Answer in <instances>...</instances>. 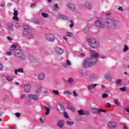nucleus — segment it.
<instances>
[{
  "label": "nucleus",
  "mask_w": 129,
  "mask_h": 129,
  "mask_svg": "<svg viewBox=\"0 0 129 129\" xmlns=\"http://www.w3.org/2000/svg\"><path fill=\"white\" fill-rule=\"evenodd\" d=\"M104 23L105 25L101 21L97 20L95 22V26L97 28H104L106 26L108 29L112 31L118 29L120 26V22L111 17L106 18Z\"/></svg>",
  "instance_id": "1"
},
{
  "label": "nucleus",
  "mask_w": 129,
  "mask_h": 129,
  "mask_svg": "<svg viewBox=\"0 0 129 129\" xmlns=\"http://www.w3.org/2000/svg\"><path fill=\"white\" fill-rule=\"evenodd\" d=\"M90 57L85 59L83 62V67L84 68H87V67H91L93 65L96 64V62L98 60L99 58V53L94 51L92 49H89Z\"/></svg>",
  "instance_id": "2"
},
{
  "label": "nucleus",
  "mask_w": 129,
  "mask_h": 129,
  "mask_svg": "<svg viewBox=\"0 0 129 129\" xmlns=\"http://www.w3.org/2000/svg\"><path fill=\"white\" fill-rule=\"evenodd\" d=\"M87 41L89 43L90 48H92V49H98L99 47V41L95 39V38H88Z\"/></svg>",
  "instance_id": "3"
},
{
  "label": "nucleus",
  "mask_w": 129,
  "mask_h": 129,
  "mask_svg": "<svg viewBox=\"0 0 129 129\" xmlns=\"http://www.w3.org/2000/svg\"><path fill=\"white\" fill-rule=\"evenodd\" d=\"M14 55L16 57H19L20 59L23 60L24 61L26 59V55H25L24 52L20 49H17L14 52Z\"/></svg>",
  "instance_id": "4"
},
{
  "label": "nucleus",
  "mask_w": 129,
  "mask_h": 129,
  "mask_svg": "<svg viewBox=\"0 0 129 129\" xmlns=\"http://www.w3.org/2000/svg\"><path fill=\"white\" fill-rule=\"evenodd\" d=\"M56 109L57 111H58V112H59V113H63V112H64L63 115L64 117H65L66 118H68V117H69L67 113H66V112H64V106L61 105V104H58L56 105Z\"/></svg>",
  "instance_id": "5"
},
{
  "label": "nucleus",
  "mask_w": 129,
  "mask_h": 129,
  "mask_svg": "<svg viewBox=\"0 0 129 129\" xmlns=\"http://www.w3.org/2000/svg\"><path fill=\"white\" fill-rule=\"evenodd\" d=\"M27 97L28 99L30 100H33V101H38L40 98L39 97V95L37 94H29L28 95Z\"/></svg>",
  "instance_id": "6"
},
{
  "label": "nucleus",
  "mask_w": 129,
  "mask_h": 129,
  "mask_svg": "<svg viewBox=\"0 0 129 129\" xmlns=\"http://www.w3.org/2000/svg\"><path fill=\"white\" fill-rule=\"evenodd\" d=\"M107 125L109 128H116L117 127V122L115 121H110L107 123Z\"/></svg>",
  "instance_id": "7"
},
{
  "label": "nucleus",
  "mask_w": 129,
  "mask_h": 129,
  "mask_svg": "<svg viewBox=\"0 0 129 129\" xmlns=\"http://www.w3.org/2000/svg\"><path fill=\"white\" fill-rule=\"evenodd\" d=\"M37 79L39 81H43L46 79V73L44 72H40L37 74Z\"/></svg>",
  "instance_id": "8"
},
{
  "label": "nucleus",
  "mask_w": 129,
  "mask_h": 129,
  "mask_svg": "<svg viewBox=\"0 0 129 129\" xmlns=\"http://www.w3.org/2000/svg\"><path fill=\"white\" fill-rule=\"evenodd\" d=\"M92 113H98V114H100L101 112H106V110L103 109H97L96 108H93L91 110Z\"/></svg>",
  "instance_id": "9"
},
{
  "label": "nucleus",
  "mask_w": 129,
  "mask_h": 129,
  "mask_svg": "<svg viewBox=\"0 0 129 129\" xmlns=\"http://www.w3.org/2000/svg\"><path fill=\"white\" fill-rule=\"evenodd\" d=\"M42 89H43L42 86L37 85L34 89L35 94H37V95L38 94H41L42 93Z\"/></svg>",
  "instance_id": "10"
},
{
  "label": "nucleus",
  "mask_w": 129,
  "mask_h": 129,
  "mask_svg": "<svg viewBox=\"0 0 129 129\" xmlns=\"http://www.w3.org/2000/svg\"><path fill=\"white\" fill-rule=\"evenodd\" d=\"M54 51L57 55H62V54L64 52V49L59 46L55 47Z\"/></svg>",
  "instance_id": "11"
},
{
  "label": "nucleus",
  "mask_w": 129,
  "mask_h": 129,
  "mask_svg": "<svg viewBox=\"0 0 129 129\" xmlns=\"http://www.w3.org/2000/svg\"><path fill=\"white\" fill-rule=\"evenodd\" d=\"M45 39L47 41H49V42H54L55 40L54 35L51 34H46L45 35Z\"/></svg>",
  "instance_id": "12"
},
{
  "label": "nucleus",
  "mask_w": 129,
  "mask_h": 129,
  "mask_svg": "<svg viewBox=\"0 0 129 129\" xmlns=\"http://www.w3.org/2000/svg\"><path fill=\"white\" fill-rule=\"evenodd\" d=\"M31 89H32V85L30 84H26L24 85V90L26 93L31 92Z\"/></svg>",
  "instance_id": "13"
},
{
  "label": "nucleus",
  "mask_w": 129,
  "mask_h": 129,
  "mask_svg": "<svg viewBox=\"0 0 129 129\" xmlns=\"http://www.w3.org/2000/svg\"><path fill=\"white\" fill-rule=\"evenodd\" d=\"M44 108L46 110L45 115H49L50 114V109H52V107L50 105H46L44 106Z\"/></svg>",
  "instance_id": "14"
},
{
  "label": "nucleus",
  "mask_w": 129,
  "mask_h": 129,
  "mask_svg": "<svg viewBox=\"0 0 129 129\" xmlns=\"http://www.w3.org/2000/svg\"><path fill=\"white\" fill-rule=\"evenodd\" d=\"M98 79V76L95 74H92L89 78V80L91 82H93V81H95V80H97Z\"/></svg>",
  "instance_id": "15"
},
{
  "label": "nucleus",
  "mask_w": 129,
  "mask_h": 129,
  "mask_svg": "<svg viewBox=\"0 0 129 129\" xmlns=\"http://www.w3.org/2000/svg\"><path fill=\"white\" fill-rule=\"evenodd\" d=\"M67 6L73 12H76V9H75V5L73 4L68 3L67 4Z\"/></svg>",
  "instance_id": "16"
},
{
  "label": "nucleus",
  "mask_w": 129,
  "mask_h": 129,
  "mask_svg": "<svg viewBox=\"0 0 129 129\" xmlns=\"http://www.w3.org/2000/svg\"><path fill=\"white\" fill-rule=\"evenodd\" d=\"M14 24L10 22L7 24V30L8 31H14Z\"/></svg>",
  "instance_id": "17"
},
{
  "label": "nucleus",
  "mask_w": 129,
  "mask_h": 129,
  "mask_svg": "<svg viewBox=\"0 0 129 129\" xmlns=\"http://www.w3.org/2000/svg\"><path fill=\"white\" fill-rule=\"evenodd\" d=\"M97 84H91L87 86V88L88 90H92L93 88H95L96 87Z\"/></svg>",
  "instance_id": "18"
},
{
  "label": "nucleus",
  "mask_w": 129,
  "mask_h": 129,
  "mask_svg": "<svg viewBox=\"0 0 129 129\" xmlns=\"http://www.w3.org/2000/svg\"><path fill=\"white\" fill-rule=\"evenodd\" d=\"M58 18L60 19V20H64V21L68 19V17L65 15H62L61 14H58Z\"/></svg>",
  "instance_id": "19"
},
{
  "label": "nucleus",
  "mask_w": 129,
  "mask_h": 129,
  "mask_svg": "<svg viewBox=\"0 0 129 129\" xmlns=\"http://www.w3.org/2000/svg\"><path fill=\"white\" fill-rule=\"evenodd\" d=\"M57 124L58 127H60V128H62L63 127V126L64 125V120H61L57 122Z\"/></svg>",
  "instance_id": "20"
},
{
  "label": "nucleus",
  "mask_w": 129,
  "mask_h": 129,
  "mask_svg": "<svg viewBox=\"0 0 129 129\" xmlns=\"http://www.w3.org/2000/svg\"><path fill=\"white\" fill-rule=\"evenodd\" d=\"M18 72H19L20 73H24V69L22 68H18L15 70L14 73L15 74H16V75H17V74H18Z\"/></svg>",
  "instance_id": "21"
},
{
  "label": "nucleus",
  "mask_w": 129,
  "mask_h": 129,
  "mask_svg": "<svg viewBox=\"0 0 129 129\" xmlns=\"http://www.w3.org/2000/svg\"><path fill=\"white\" fill-rule=\"evenodd\" d=\"M30 33V30H24L23 33L22 34V37H26Z\"/></svg>",
  "instance_id": "22"
},
{
  "label": "nucleus",
  "mask_w": 129,
  "mask_h": 129,
  "mask_svg": "<svg viewBox=\"0 0 129 129\" xmlns=\"http://www.w3.org/2000/svg\"><path fill=\"white\" fill-rule=\"evenodd\" d=\"M6 79L7 81H9V82H12L13 80H14V78L12 76H7L6 77Z\"/></svg>",
  "instance_id": "23"
},
{
  "label": "nucleus",
  "mask_w": 129,
  "mask_h": 129,
  "mask_svg": "<svg viewBox=\"0 0 129 129\" xmlns=\"http://www.w3.org/2000/svg\"><path fill=\"white\" fill-rule=\"evenodd\" d=\"M85 7H86L87 9H88V10H91V9H92V7H91V5H90V4H89V3H88V2H86L85 4Z\"/></svg>",
  "instance_id": "24"
},
{
  "label": "nucleus",
  "mask_w": 129,
  "mask_h": 129,
  "mask_svg": "<svg viewBox=\"0 0 129 129\" xmlns=\"http://www.w3.org/2000/svg\"><path fill=\"white\" fill-rule=\"evenodd\" d=\"M104 78L106 80H110L112 78V76L108 74H106L104 76Z\"/></svg>",
  "instance_id": "25"
},
{
  "label": "nucleus",
  "mask_w": 129,
  "mask_h": 129,
  "mask_svg": "<svg viewBox=\"0 0 129 129\" xmlns=\"http://www.w3.org/2000/svg\"><path fill=\"white\" fill-rule=\"evenodd\" d=\"M128 50H129L128 46H127L126 44H125L123 48V52H127Z\"/></svg>",
  "instance_id": "26"
},
{
  "label": "nucleus",
  "mask_w": 129,
  "mask_h": 129,
  "mask_svg": "<svg viewBox=\"0 0 129 129\" xmlns=\"http://www.w3.org/2000/svg\"><path fill=\"white\" fill-rule=\"evenodd\" d=\"M83 30L84 33H88V32H89V27L86 26L84 27Z\"/></svg>",
  "instance_id": "27"
},
{
  "label": "nucleus",
  "mask_w": 129,
  "mask_h": 129,
  "mask_svg": "<svg viewBox=\"0 0 129 129\" xmlns=\"http://www.w3.org/2000/svg\"><path fill=\"white\" fill-rule=\"evenodd\" d=\"M66 36L67 37H69V38H71L73 36V33L72 32H66Z\"/></svg>",
  "instance_id": "28"
},
{
  "label": "nucleus",
  "mask_w": 129,
  "mask_h": 129,
  "mask_svg": "<svg viewBox=\"0 0 129 129\" xmlns=\"http://www.w3.org/2000/svg\"><path fill=\"white\" fill-rule=\"evenodd\" d=\"M17 49V45L13 44L10 47V51H14V50H16Z\"/></svg>",
  "instance_id": "29"
},
{
  "label": "nucleus",
  "mask_w": 129,
  "mask_h": 129,
  "mask_svg": "<svg viewBox=\"0 0 129 129\" xmlns=\"http://www.w3.org/2000/svg\"><path fill=\"white\" fill-rule=\"evenodd\" d=\"M68 82L69 83V84H70V85H72V83H73V78H70L68 80Z\"/></svg>",
  "instance_id": "30"
},
{
  "label": "nucleus",
  "mask_w": 129,
  "mask_h": 129,
  "mask_svg": "<svg viewBox=\"0 0 129 129\" xmlns=\"http://www.w3.org/2000/svg\"><path fill=\"white\" fill-rule=\"evenodd\" d=\"M78 113H79L80 115H84V111L82 109H80L78 111Z\"/></svg>",
  "instance_id": "31"
},
{
  "label": "nucleus",
  "mask_w": 129,
  "mask_h": 129,
  "mask_svg": "<svg viewBox=\"0 0 129 129\" xmlns=\"http://www.w3.org/2000/svg\"><path fill=\"white\" fill-rule=\"evenodd\" d=\"M41 15L42 17H43V18H48V17H49V15H48V14L44 13V12L42 13L41 14Z\"/></svg>",
  "instance_id": "32"
},
{
  "label": "nucleus",
  "mask_w": 129,
  "mask_h": 129,
  "mask_svg": "<svg viewBox=\"0 0 129 129\" xmlns=\"http://www.w3.org/2000/svg\"><path fill=\"white\" fill-rule=\"evenodd\" d=\"M121 81L122 80L121 79H118L116 80V84L117 85H120L121 84Z\"/></svg>",
  "instance_id": "33"
},
{
  "label": "nucleus",
  "mask_w": 129,
  "mask_h": 129,
  "mask_svg": "<svg viewBox=\"0 0 129 129\" xmlns=\"http://www.w3.org/2000/svg\"><path fill=\"white\" fill-rule=\"evenodd\" d=\"M68 94V95H71V94H72V93L71 92V91L69 90H66L63 92V94Z\"/></svg>",
  "instance_id": "34"
},
{
  "label": "nucleus",
  "mask_w": 129,
  "mask_h": 129,
  "mask_svg": "<svg viewBox=\"0 0 129 129\" xmlns=\"http://www.w3.org/2000/svg\"><path fill=\"white\" fill-rule=\"evenodd\" d=\"M24 30H30V26H29V25L27 24H24Z\"/></svg>",
  "instance_id": "35"
},
{
  "label": "nucleus",
  "mask_w": 129,
  "mask_h": 129,
  "mask_svg": "<svg viewBox=\"0 0 129 129\" xmlns=\"http://www.w3.org/2000/svg\"><path fill=\"white\" fill-rule=\"evenodd\" d=\"M66 64L68 66H71L72 65V62H71V61L69 60V59H67Z\"/></svg>",
  "instance_id": "36"
},
{
  "label": "nucleus",
  "mask_w": 129,
  "mask_h": 129,
  "mask_svg": "<svg viewBox=\"0 0 129 129\" xmlns=\"http://www.w3.org/2000/svg\"><path fill=\"white\" fill-rule=\"evenodd\" d=\"M68 108L69 109H70L71 110H72V111H75V108L73 106H71V105L68 106Z\"/></svg>",
  "instance_id": "37"
},
{
  "label": "nucleus",
  "mask_w": 129,
  "mask_h": 129,
  "mask_svg": "<svg viewBox=\"0 0 129 129\" xmlns=\"http://www.w3.org/2000/svg\"><path fill=\"white\" fill-rule=\"evenodd\" d=\"M67 123L68 125H73V124H74V122L72 121H67Z\"/></svg>",
  "instance_id": "38"
},
{
  "label": "nucleus",
  "mask_w": 129,
  "mask_h": 129,
  "mask_svg": "<svg viewBox=\"0 0 129 129\" xmlns=\"http://www.w3.org/2000/svg\"><path fill=\"white\" fill-rule=\"evenodd\" d=\"M114 104H115V105H116L117 106H119L120 104H119V102H118V101H117V100L114 99Z\"/></svg>",
  "instance_id": "39"
},
{
  "label": "nucleus",
  "mask_w": 129,
  "mask_h": 129,
  "mask_svg": "<svg viewBox=\"0 0 129 129\" xmlns=\"http://www.w3.org/2000/svg\"><path fill=\"white\" fill-rule=\"evenodd\" d=\"M61 65L63 68H67L68 67V66L67 65V63L65 62H61Z\"/></svg>",
  "instance_id": "40"
},
{
  "label": "nucleus",
  "mask_w": 129,
  "mask_h": 129,
  "mask_svg": "<svg viewBox=\"0 0 129 129\" xmlns=\"http://www.w3.org/2000/svg\"><path fill=\"white\" fill-rule=\"evenodd\" d=\"M27 38L28 39H34V36L33 34H31L27 36Z\"/></svg>",
  "instance_id": "41"
},
{
  "label": "nucleus",
  "mask_w": 129,
  "mask_h": 129,
  "mask_svg": "<svg viewBox=\"0 0 129 129\" xmlns=\"http://www.w3.org/2000/svg\"><path fill=\"white\" fill-rule=\"evenodd\" d=\"M52 92L55 94V95H59V92L56 90H52Z\"/></svg>",
  "instance_id": "42"
},
{
  "label": "nucleus",
  "mask_w": 129,
  "mask_h": 129,
  "mask_svg": "<svg viewBox=\"0 0 129 129\" xmlns=\"http://www.w3.org/2000/svg\"><path fill=\"white\" fill-rule=\"evenodd\" d=\"M54 9L53 11H57V9H59V6L58 5V4H55L54 6Z\"/></svg>",
  "instance_id": "43"
},
{
  "label": "nucleus",
  "mask_w": 129,
  "mask_h": 129,
  "mask_svg": "<svg viewBox=\"0 0 129 129\" xmlns=\"http://www.w3.org/2000/svg\"><path fill=\"white\" fill-rule=\"evenodd\" d=\"M73 94L75 97H77V96H78V94L76 92V91H73Z\"/></svg>",
  "instance_id": "44"
},
{
  "label": "nucleus",
  "mask_w": 129,
  "mask_h": 129,
  "mask_svg": "<svg viewBox=\"0 0 129 129\" xmlns=\"http://www.w3.org/2000/svg\"><path fill=\"white\" fill-rule=\"evenodd\" d=\"M71 24L70 25V28H73L74 27V22H73V21L71 20Z\"/></svg>",
  "instance_id": "45"
},
{
  "label": "nucleus",
  "mask_w": 129,
  "mask_h": 129,
  "mask_svg": "<svg viewBox=\"0 0 129 129\" xmlns=\"http://www.w3.org/2000/svg\"><path fill=\"white\" fill-rule=\"evenodd\" d=\"M107 96H108V94H107L106 93H103L102 95V98H106V97H107Z\"/></svg>",
  "instance_id": "46"
},
{
  "label": "nucleus",
  "mask_w": 129,
  "mask_h": 129,
  "mask_svg": "<svg viewBox=\"0 0 129 129\" xmlns=\"http://www.w3.org/2000/svg\"><path fill=\"white\" fill-rule=\"evenodd\" d=\"M4 70V64L0 62V71H3Z\"/></svg>",
  "instance_id": "47"
},
{
  "label": "nucleus",
  "mask_w": 129,
  "mask_h": 129,
  "mask_svg": "<svg viewBox=\"0 0 129 129\" xmlns=\"http://www.w3.org/2000/svg\"><path fill=\"white\" fill-rule=\"evenodd\" d=\"M101 59H106L107 58V55H102L100 56Z\"/></svg>",
  "instance_id": "48"
},
{
  "label": "nucleus",
  "mask_w": 129,
  "mask_h": 129,
  "mask_svg": "<svg viewBox=\"0 0 129 129\" xmlns=\"http://www.w3.org/2000/svg\"><path fill=\"white\" fill-rule=\"evenodd\" d=\"M13 15L14 16H18V15H19V13H18V11L17 10H15Z\"/></svg>",
  "instance_id": "49"
},
{
  "label": "nucleus",
  "mask_w": 129,
  "mask_h": 129,
  "mask_svg": "<svg viewBox=\"0 0 129 129\" xmlns=\"http://www.w3.org/2000/svg\"><path fill=\"white\" fill-rule=\"evenodd\" d=\"M6 55H7V56H12V55H13V53L11 51H8L6 52Z\"/></svg>",
  "instance_id": "50"
},
{
  "label": "nucleus",
  "mask_w": 129,
  "mask_h": 129,
  "mask_svg": "<svg viewBox=\"0 0 129 129\" xmlns=\"http://www.w3.org/2000/svg\"><path fill=\"white\" fill-rule=\"evenodd\" d=\"M13 19L14 21H19V17L18 16H13Z\"/></svg>",
  "instance_id": "51"
},
{
  "label": "nucleus",
  "mask_w": 129,
  "mask_h": 129,
  "mask_svg": "<svg viewBox=\"0 0 129 129\" xmlns=\"http://www.w3.org/2000/svg\"><path fill=\"white\" fill-rule=\"evenodd\" d=\"M79 74L82 75V76H84V74H83V71H82V70H79Z\"/></svg>",
  "instance_id": "52"
},
{
  "label": "nucleus",
  "mask_w": 129,
  "mask_h": 129,
  "mask_svg": "<svg viewBox=\"0 0 129 129\" xmlns=\"http://www.w3.org/2000/svg\"><path fill=\"white\" fill-rule=\"evenodd\" d=\"M15 115L17 117H20V116H21V113H20V112H17V113H15Z\"/></svg>",
  "instance_id": "53"
},
{
  "label": "nucleus",
  "mask_w": 129,
  "mask_h": 129,
  "mask_svg": "<svg viewBox=\"0 0 129 129\" xmlns=\"http://www.w3.org/2000/svg\"><path fill=\"white\" fill-rule=\"evenodd\" d=\"M126 89L125 88V87H123L122 88H120V90L121 91H124Z\"/></svg>",
  "instance_id": "54"
},
{
  "label": "nucleus",
  "mask_w": 129,
  "mask_h": 129,
  "mask_svg": "<svg viewBox=\"0 0 129 129\" xmlns=\"http://www.w3.org/2000/svg\"><path fill=\"white\" fill-rule=\"evenodd\" d=\"M15 27H16V28H17V29H19V28H20V24H19V23H16V24H15Z\"/></svg>",
  "instance_id": "55"
},
{
  "label": "nucleus",
  "mask_w": 129,
  "mask_h": 129,
  "mask_svg": "<svg viewBox=\"0 0 129 129\" xmlns=\"http://www.w3.org/2000/svg\"><path fill=\"white\" fill-rule=\"evenodd\" d=\"M118 10L121 12H123V8H122V7H119L118 8Z\"/></svg>",
  "instance_id": "56"
},
{
  "label": "nucleus",
  "mask_w": 129,
  "mask_h": 129,
  "mask_svg": "<svg viewBox=\"0 0 129 129\" xmlns=\"http://www.w3.org/2000/svg\"><path fill=\"white\" fill-rule=\"evenodd\" d=\"M26 97V95L22 94L21 95L20 98L21 99H24Z\"/></svg>",
  "instance_id": "57"
},
{
  "label": "nucleus",
  "mask_w": 129,
  "mask_h": 129,
  "mask_svg": "<svg viewBox=\"0 0 129 129\" xmlns=\"http://www.w3.org/2000/svg\"><path fill=\"white\" fill-rule=\"evenodd\" d=\"M33 23H34L35 24H40V22L36 19L33 21Z\"/></svg>",
  "instance_id": "58"
},
{
  "label": "nucleus",
  "mask_w": 129,
  "mask_h": 129,
  "mask_svg": "<svg viewBox=\"0 0 129 129\" xmlns=\"http://www.w3.org/2000/svg\"><path fill=\"white\" fill-rule=\"evenodd\" d=\"M63 39L66 40V42H68V38L66 35L63 37Z\"/></svg>",
  "instance_id": "59"
},
{
  "label": "nucleus",
  "mask_w": 129,
  "mask_h": 129,
  "mask_svg": "<svg viewBox=\"0 0 129 129\" xmlns=\"http://www.w3.org/2000/svg\"><path fill=\"white\" fill-rule=\"evenodd\" d=\"M43 94H48V90H44L43 92Z\"/></svg>",
  "instance_id": "60"
},
{
  "label": "nucleus",
  "mask_w": 129,
  "mask_h": 129,
  "mask_svg": "<svg viewBox=\"0 0 129 129\" xmlns=\"http://www.w3.org/2000/svg\"><path fill=\"white\" fill-rule=\"evenodd\" d=\"M40 121L42 123H44L45 122V121H44V120L43 119V118H42V117L40 118Z\"/></svg>",
  "instance_id": "61"
},
{
  "label": "nucleus",
  "mask_w": 129,
  "mask_h": 129,
  "mask_svg": "<svg viewBox=\"0 0 129 129\" xmlns=\"http://www.w3.org/2000/svg\"><path fill=\"white\" fill-rule=\"evenodd\" d=\"M106 107H110V104L109 103H107L105 105Z\"/></svg>",
  "instance_id": "62"
},
{
  "label": "nucleus",
  "mask_w": 129,
  "mask_h": 129,
  "mask_svg": "<svg viewBox=\"0 0 129 129\" xmlns=\"http://www.w3.org/2000/svg\"><path fill=\"white\" fill-rule=\"evenodd\" d=\"M7 39L9 41H12V40H13V38H12L10 36H8L7 37Z\"/></svg>",
  "instance_id": "63"
},
{
  "label": "nucleus",
  "mask_w": 129,
  "mask_h": 129,
  "mask_svg": "<svg viewBox=\"0 0 129 129\" xmlns=\"http://www.w3.org/2000/svg\"><path fill=\"white\" fill-rule=\"evenodd\" d=\"M34 7H36V3L31 4V8H34Z\"/></svg>",
  "instance_id": "64"
}]
</instances>
